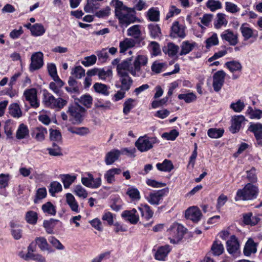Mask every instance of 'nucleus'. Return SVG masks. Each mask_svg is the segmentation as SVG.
Instances as JSON below:
<instances>
[{
  "label": "nucleus",
  "instance_id": "1",
  "mask_svg": "<svg viewBox=\"0 0 262 262\" xmlns=\"http://www.w3.org/2000/svg\"><path fill=\"white\" fill-rule=\"evenodd\" d=\"M132 57L128 58L125 60L122 61L121 63L120 62V59L115 58L112 62V64L113 66H116L117 72H118V69L119 66L123 63L127 64V70L129 73L135 77L140 76L139 73L141 71V67L142 66H145L147 63V58L144 55H138L136 57L133 62H132Z\"/></svg>",
  "mask_w": 262,
  "mask_h": 262
},
{
  "label": "nucleus",
  "instance_id": "2",
  "mask_svg": "<svg viewBox=\"0 0 262 262\" xmlns=\"http://www.w3.org/2000/svg\"><path fill=\"white\" fill-rule=\"evenodd\" d=\"M85 112L86 110L76 102L68 107L67 114L69 121L74 125L80 124L84 120Z\"/></svg>",
  "mask_w": 262,
  "mask_h": 262
},
{
  "label": "nucleus",
  "instance_id": "3",
  "mask_svg": "<svg viewBox=\"0 0 262 262\" xmlns=\"http://www.w3.org/2000/svg\"><path fill=\"white\" fill-rule=\"evenodd\" d=\"M42 92V102L46 107L52 109L60 110L67 104V101L65 99L58 97L55 98L53 95L50 93L47 90L44 89Z\"/></svg>",
  "mask_w": 262,
  "mask_h": 262
},
{
  "label": "nucleus",
  "instance_id": "4",
  "mask_svg": "<svg viewBox=\"0 0 262 262\" xmlns=\"http://www.w3.org/2000/svg\"><path fill=\"white\" fill-rule=\"evenodd\" d=\"M259 190L257 186L251 183H248L242 189H239L236 192L235 200H252L257 196Z\"/></svg>",
  "mask_w": 262,
  "mask_h": 262
},
{
  "label": "nucleus",
  "instance_id": "5",
  "mask_svg": "<svg viewBox=\"0 0 262 262\" xmlns=\"http://www.w3.org/2000/svg\"><path fill=\"white\" fill-rule=\"evenodd\" d=\"M127 64L125 63L119 66L117 74L121 84H116V87L128 91L133 83V80L129 75V72L127 70Z\"/></svg>",
  "mask_w": 262,
  "mask_h": 262
},
{
  "label": "nucleus",
  "instance_id": "6",
  "mask_svg": "<svg viewBox=\"0 0 262 262\" xmlns=\"http://www.w3.org/2000/svg\"><path fill=\"white\" fill-rule=\"evenodd\" d=\"M169 237L170 243L172 244H178L182 240L184 235L187 232V229L183 225L177 223H173L167 230Z\"/></svg>",
  "mask_w": 262,
  "mask_h": 262
},
{
  "label": "nucleus",
  "instance_id": "7",
  "mask_svg": "<svg viewBox=\"0 0 262 262\" xmlns=\"http://www.w3.org/2000/svg\"><path fill=\"white\" fill-rule=\"evenodd\" d=\"M136 11L134 8H129L124 10L122 13L116 15L119 23L122 27H127L129 25L137 21H140L135 15Z\"/></svg>",
  "mask_w": 262,
  "mask_h": 262
},
{
  "label": "nucleus",
  "instance_id": "8",
  "mask_svg": "<svg viewBox=\"0 0 262 262\" xmlns=\"http://www.w3.org/2000/svg\"><path fill=\"white\" fill-rule=\"evenodd\" d=\"M158 141V139L155 137L144 135L138 138L135 142V146L141 152H145L151 149L154 145Z\"/></svg>",
  "mask_w": 262,
  "mask_h": 262
},
{
  "label": "nucleus",
  "instance_id": "9",
  "mask_svg": "<svg viewBox=\"0 0 262 262\" xmlns=\"http://www.w3.org/2000/svg\"><path fill=\"white\" fill-rule=\"evenodd\" d=\"M168 192L167 188L150 192L147 197L148 202L151 205H159L162 201L163 197Z\"/></svg>",
  "mask_w": 262,
  "mask_h": 262
},
{
  "label": "nucleus",
  "instance_id": "10",
  "mask_svg": "<svg viewBox=\"0 0 262 262\" xmlns=\"http://www.w3.org/2000/svg\"><path fill=\"white\" fill-rule=\"evenodd\" d=\"M26 100L29 102L31 107L37 108L39 106V101L37 98V91L34 88L28 89L24 92Z\"/></svg>",
  "mask_w": 262,
  "mask_h": 262
},
{
  "label": "nucleus",
  "instance_id": "11",
  "mask_svg": "<svg viewBox=\"0 0 262 262\" xmlns=\"http://www.w3.org/2000/svg\"><path fill=\"white\" fill-rule=\"evenodd\" d=\"M43 55L41 52H37L32 54L31 57L30 71H34L40 69L43 65Z\"/></svg>",
  "mask_w": 262,
  "mask_h": 262
},
{
  "label": "nucleus",
  "instance_id": "12",
  "mask_svg": "<svg viewBox=\"0 0 262 262\" xmlns=\"http://www.w3.org/2000/svg\"><path fill=\"white\" fill-rule=\"evenodd\" d=\"M226 75V73L223 70L218 71L213 74L212 86L215 92H219L222 89Z\"/></svg>",
  "mask_w": 262,
  "mask_h": 262
},
{
  "label": "nucleus",
  "instance_id": "13",
  "mask_svg": "<svg viewBox=\"0 0 262 262\" xmlns=\"http://www.w3.org/2000/svg\"><path fill=\"white\" fill-rule=\"evenodd\" d=\"M185 29L184 26L180 25L179 21H175L171 27L170 36L173 38H184L186 36Z\"/></svg>",
  "mask_w": 262,
  "mask_h": 262
},
{
  "label": "nucleus",
  "instance_id": "14",
  "mask_svg": "<svg viewBox=\"0 0 262 262\" xmlns=\"http://www.w3.org/2000/svg\"><path fill=\"white\" fill-rule=\"evenodd\" d=\"M185 216L187 219L197 223L201 219L202 213L201 210L196 207L188 208L185 212Z\"/></svg>",
  "mask_w": 262,
  "mask_h": 262
},
{
  "label": "nucleus",
  "instance_id": "15",
  "mask_svg": "<svg viewBox=\"0 0 262 262\" xmlns=\"http://www.w3.org/2000/svg\"><path fill=\"white\" fill-rule=\"evenodd\" d=\"M248 130L254 134L258 144L262 145V124L251 123Z\"/></svg>",
  "mask_w": 262,
  "mask_h": 262
},
{
  "label": "nucleus",
  "instance_id": "16",
  "mask_svg": "<svg viewBox=\"0 0 262 262\" xmlns=\"http://www.w3.org/2000/svg\"><path fill=\"white\" fill-rule=\"evenodd\" d=\"M121 151L118 149H113L106 154L104 161L107 165L113 164L116 161L121 155Z\"/></svg>",
  "mask_w": 262,
  "mask_h": 262
},
{
  "label": "nucleus",
  "instance_id": "17",
  "mask_svg": "<svg viewBox=\"0 0 262 262\" xmlns=\"http://www.w3.org/2000/svg\"><path fill=\"white\" fill-rule=\"evenodd\" d=\"M226 244L227 251L230 254L236 253L239 248V242L235 235H232Z\"/></svg>",
  "mask_w": 262,
  "mask_h": 262
},
{
  "label": "nucleus",
  "instance_id": "18",
  "mask_svg": "<svg viewBox=\"0 0 262 262\" xmlns=\"http://www.w3.org/2000/svg\"><path fill=\"white\" fill-rule=\"evenodd\" d=\"M221 36L222 39L227 41L231 46H235L237 43V34H234L232 31L229 29L225 30L222 33Z\"/></svg>",
  "mask_w": 262,
  "mask_h": 262
},
{
  "label": "nucleus",
  "instance_id": "19",
  "mask_svg": "<svg viewBox=\"0 0 262 262\" xmlns=\"http://www.w3.org/2000/svg\"><path fill=\"white\" fill-rule=\"evenodd\" d=\"M137 210L133 209L131 210H125L121 214L122 216L125 218L130 223L135 224L139 221V215L137 214Z\"/></svg>",
  "mask_w": 262,
  "mask_h": 262
},
{
  "label": "nucleus",
  "instance_id": "20",
  "mask_svg": "<svg viewBox=\"0 0 262 262\" xmlns=\"http://www.w3.org/2000/svg\"><path fill=\"white\" fill-rule=\"evenodd\" d=\"M257 244L255 243L252 238L248 239L244 248V255L249 256L252 253H255L257 251Z\"/></svg>",
  "mask_w": 262,
  "mask_h": 262
},
{
  "label": "nucleus",
  "instance_id": "21",
  "mask_svg": "<svg viewBox=\"0 0 262 262\" xmlns=\"http://www.w3.org/2000/svg\"><path fill=\"white\" fill-rule=\"evenodd\" d=\"M244 116H235L232 120V124L230 127V130L232 133H235L239 131L242 123L245 120Z\"/></svg>",
  "mask_w": 262,
  "mask_h": 262
},
{
  "label": "nucleus",
  "instance_id": "22",
  "mask_svg": "<svg viewBox=\"0 0 262 262\" xmlns=\"http://www.w3.org/2000/svg\"><path fill=\"white\" fill-rule=\"evenodd\" d=\"M170 251L171 248L168 245L159 247L155 254V259L159 260H164Z\"/></svg>",
  "mask_w": 262,
  "mask_h": 262
},
{
  "label": "nucleus",
  "instance_id": "23",
  "mask_svg": "<svg viewBox=\"0 0 262 262\" xmlns=\"http://www.w3.org/2000/svg\"><path fill=\"white\" fill-rule=\"evenodd\" d=\"M121 172V170L120 168H112L106 171L104 175V177L106 180L107 183L112 184L115 181V175L119 174Z\"/></svg>",
  "mask_w": 262,
  "mask_h": 262
},
{
  "label": "nucleus",
  "instance_id": "24",
  "mask_svg": "<svg viewBox=\"0 0 262 262\" xmlns=\"http://www.w3.org/2000/svg\"><path fill=\"white\" fill-rule=\"evenodd\" d=\"M69 86L65 88L66 91L71 93H79V89L78 82L75 79L74 77L70 76L68 80Z\"/></svg>",
  "mask_w": 262,
  "mask_h": 262
},
{
  "label": "nucleus",
  "instance_id": "25",
  "mask_svg": "<svg viewBox=\"0 0 262 262\" xmlns=\"http://www.w3.org/2000/svg\"><path fill=\"white\" fill-rule=\"evenodd\" d=\"M138 209L141 213L142 217L146 221L149 220L153 216L154 212L151 210L150 207L148 205H144L141 207H138Z\"/></svg>",
  "mask_w": 262,
  "mask_h": 262
},
{
  "label": "nucleus",
  "instance_id": "26",
  "mask_svg": "<svg viewBox=\"0 0 262 262\" xmlns=\"http://www.w3.org/2000/svg\"><path fill=\"white\" fill-rule=\"evenodd\" d=\"M47 134L46 128L42 127H36L32 133V136L38 141H42L45 139V134Z\"/></svg>",
  "mask_w": 262,
  "mask_h": 262
},
{
  "label": "nucleus",
  "instance_id": "27",
  "mask_svg": "<svg viewBox=\"0 0 262 262\" xmlns=\"http://www.w3.org/2000/svg\"><path fill=\"white\" fill-rule=\"evenodd\" d=\"M156 167L159 170L162 171L170 172L173 169V165L171 161L167 159L164 160L161 163H157Z\"/></svg>",
  "mask_w": 262,
  "mask_h": 262
},
{
  "label": "nucleus",
  "instance_id": "28",
  "mask_svg": "<svg viewBox=\"0 0 262 262\" xmlns=\"http://www.w3.org/2000/svg\"><path fill=\"white\" fill-rule=\"evenodd\" d=\"M224 251L223 245L219 241H215L211 246V252L214 256H219Z\"/></svg>",
  "mask_w": 262,
  "mask_h": 262
},
{
  "label": "nucleus",
  "instance_id": "29",
  "mask_svg": "<svg viewBox=\"0 0 262 262\" xmlns=\"http://www.w3.org/2000/svg\"><path fill=\"white\" fill-rule=\"evenodd\" d=\"M103 0H87V4L84 8V11L87 13H91L94 10L97 9L100 7L99 2Z\"/></svg>",
  "mask_w": 262,
  "mask_h": 262
},
{
  "label": "nucleus",
  "instance_id": "30",
  "mask_svg": "<svg viewBox=\"0 0 262 262\" xmlns=\"http://www.w3.org/2000/svg\"><path fill=\"white\" fill-rule=\"evenodd\" d=\"M60 178L64 188H68L75 181L76 176L69 174H61Z\"/></svg>",
  "mask_w": 262,
  "mask_h": 262
},
{
  "label": "nucleus",
  "instance_id": "31",
  "mask_svg": "<svg viewBox=\"0 0 262 262\" xmlns=\"http://www.w3.org/2000/svg\"><path fill=\"white\" fill-rule=\"evenodd\" d=\"M149 30L150 35L153 39L160 38L161 36V32L158 25L150 24L148 26Z\"/></svg>",
  "mask_w": 262,
  "mask_h": 262
},
{
  "label": "nucleus",
  "instance_id": "32",
  "mask_svg": "<svg viewBox=\"0 0 262 262\" xmlns=\"http://www.w3.org/2000/svg\"><path fill=\"white\" fill-rule=\"evenodd\" d=\"M93 88L96 92L101 94L104 96H107L110 94L109 87L104 84L101 83H96Z\"/></svg>",
  "mask_w": 262,
  "mask_h": 262
},
{
  "label": "nucleus",
  "instance_id": "33",
  "mask_svg": "<svg viewBox=\"0 0 262 262\" xmlns=\"http://www.w3.org/2000/svg\"><path fill=\"white\" fill-rule=\"evenodd\" d=\"M30 31L32 35L39 36L43 35L46 31L43 25L41 24H35L30 28Z\"/></svg>",
  "mask_w": 262,
  "mask_h": 262
},
{
  "label": "nucleus",
  "instance_id": "34",
  "mask_svg": "<svg viewBox=\"0 0 262 262\" xmlns=\"http://www.w3.org/2000/svg\"><path fill=\"white\" fill-rule=\"evenodd\" d=\"M225 66L232 73L241 71L242 69L241 63L239 61L235 60L228 61L226 62Z\"/></svg>",
  "mask_w": 262,
  "mask_h": 262
},
{
  "label": "nucleus",
  "instance_id": "35",
  "mask_svg": "<svg viewBox=\"0 0 262 262\" xmlns=\"http://www.w3.org/2000/svg\"><path fill=\"white\" fill-rule=\"evenodd\" d=\"M66 201L72 211L78 212V205L71 193H69L66 194Z\"/></svg>",
  "mask_w": 262,
  "mask_h": 262
},
{
  "label": "nucleus",
  "instance_id": "36",
  "mask_svg": "<svg viewBox=\"0 0 262 262\" xmlns=\"http://www.w3.org/2000/svg\"><path fill=\"white\" fill-rule=\"evenodd\" d=\"M35 242L41 251L48 250L49 252L52 251L50 250L49 245L47 243L46 239L43 237H36Z\"/></svg>",
  "mask_w": 262,
  "mask_h": 262
},
{
  "label": "nucleus",
  "instance_id": "37",
  "mask_svg": "<svg viewBox=\"0 0 262 262\" xmlns=\"http://www.w3.org/2000/svg\"><path fill=\"white\" fill-rule=\"evenodd\" d=\"M29 132L27 125L22 123L17 128V139H25L29 137Z\"/></svg>",
  "mask_w": 262,
  "mask_h": 262
},
{
  "label": "nucleus",
  "instance_id": "38",
  "mask_svg": "<svg viewBox=\"0 0 262 262\" xmlns=\"http://www.w3.org/2000/svg\"><path fill=\"white\" fill-rule=\"evenodd\" d=\"M41 209L43 212L45 213H48L51 215H54L56 214V207L50 202H48L43 204L41 206Z\"/></svg>",
  "mask_w": 262,
  "mask_h": 262
},
{
  "label": "nucleus",
  "instance_id": "39",
  "mask_svg": "<svg viewBox=\"0 0 262 262\" xmlns=\"http://www.w3.org/2000/svg\"><path fill=\"white\" fill-rule=\"evenodd\" d=\"M195 45V42L190 43L188 41L183 42L181 45V50L180 55H183L188 54L193 50Z\"/></svg>",
  "mask_w": 262,
  "mask_h": 262
},
{
  "label": "nucleus",
  "instance_id": "40",
  "mask_svg": "<svg viewBox=\"0 0 262 262\" xmlns=\"http://www.w3.org/2000/svg\"><path fill=\"white\" fill-rule=\"evenodd\" d=\"M141 35L140 26L139 25H134L127 30V35L133 36L135 38H139Z\"/></svg>",
  "mask_w": 262,
  "mask_h": 262
},
{
  "label": "nucleus",
  "instance_id": "41",
  "mask_svg": "<svg viewBox=\"0 0 262 262\" xmlns=\"http://www.w3.org/2000/svg\"><path fill=\"white\" fill-rule=\"evenodd\" d=\"M147 15L149 20L151 21H158L160 19V11L155 8L149 9Z\"/></svg>",
  "mask_w": 262,
  "mask_h": 262
},
{
  "label": "nucleus",
  "instance_id": "42",
  "mask_svg": "<svg viewBox=\"0 0 262 262\" xmlns=\"http://www.w3.org/2000/svg\"><path fill=\"white\" fill-rule=\"evenodd\" d=\"M224 132L223 129L211 128L208 130L207 135L211 138H219L223 135Z\"/></svg>",
  "mask_w": 262,
  "mask_h": 262
},
{
  "label": "nucleus",
  "instance_id": "43",
  "mask_svg": "<svg viewBox=\"0 0 262 262\" xmlns=\"http://www.w3.org/2000/svg\"><path fill=\"white\" fill-rule=\"evenodd\" d=\"M25 218L27 223L35 225L38 219L37 214L36 212L30 210L26 212Z\"/></svg>",
  "mask_w": 262,
  "mask_h": 262
},
{
  "label": "nucleus",
  "instance_id": "44",
  "mask_svg": "<svg viewBox=\"0 0 262 262\" xmlns=\"http://www.w3.org/2000/svg\"><path fill=\"white\" fill-rule=\"evenodd\" d=\"M227 21L225 18V14L219 13L217 14V19L214 23L216 29L220 28L223 25H226Z\"/></svg>",
  "mask_w": 262,
  "mask_h": 262
},
{
  "label": "nucleus",
  "instance_id": "45",
  "mask_svg": "<svg viewBox=\"0 0 262 262\" xmlns=\"http://www.w3.org/2000/svg\"><path fill=\"white\" fill-rule=\"evenodd\" d=\"M179 49V47L178 46L176 45L173 43L170 42L167 45V50L165 51L163 49V51L167 53L169 56H175Z\"/></svg>",
  "mask_w": 262,
  "mask_h": 262
},
{
  "label": "nucleus",
  "instance_id": "46",
  "mask_svg": "<svg viewBox=\"0 0 262 262\" xmlns=\"http://www.w3.org/2000/svg\"><path fill=\"white\" fill-rule=\"evenodd\" d=\"M77 101L87 108H90L92 104L93 98L89 95H84L77 99Z\"/></svg>",
  "mask_w": 262,
  "mask_h": 262
},
{
  "label": "nucleus",
  "instance_id": "47",
  "mask_svg": "<svg viewBox=\"0 0 262 262\" xmlns=\"http://www.w3.org/2000/svg\"><path fill=\"white\" fill-rule=\"evenodd\" d=\"M178 98L180 100H184L186 103H191L196 99V95L192 92L187 94H181L178 95Z\"/></svg>",
  "mask_w": 262,
  "mask_h": 262
},
{
  "label": "nucleus",
  "instance_id": "48",
  "mask_svg": "<svg viewBox=\"0 0 262 262\" xmlns=\"http://www.w3.org/2000/svg\"><path fill=\"white\" fill-rule=\"evenodd\" d=\"M206 5L211 11H214L222 8V4L219 1L208 0Z\"/></svg>",
  "mask_w": 262,
  "mask_h": 262
},
{
  "label": "nucleus",
  "instance_id": "49",
  "mask_svg": "<svg viewBox=\"0 0 262 262\" xmlns=\"http://www.w3.org/2000/svg\"><path fill=\"white\" fill-rule=\"evenodd\" d=\"M68 130L71 133L80 136L85 135L89 132V128L85 127H70L68 128Z\"/></svg>",
  "mask_w": 262,
  "mask_h": 262
},
{
  "label": "nucleus",
  "instance_id": "50",
  "mask_svg": "<svg viewBox=\"0 0 262 262\" xmlns=\"http://www.w3.org/2000/svg\"><path fill=\"white\" fill-rule=\"evenodd\" d=\"M47 190L46 188L42 187L38 188L36 192L35 196L34 199V203H38V200L45 198L47 196Z\"/></svg>",
  "mask_w": 262,
  "mask_h": 262
},
{
  "label": "nucleus",
  "instance_id": "51",
  "mask_svg": "<svg viewBox=\"0 0 262 262\" xmlns=\"http://www.w3.org/2000/svg\"><path fill=\"white\" fill-rule=\"evenodd\" d=\"M62 190L61 185L56 181L53 182L50 184V188H49V192L52 196L58 192Z\"/></svg>",
  "mask_w": 262,
  "mask_h": 262
},
{
  "label": "nucleus",
  "instance_id": "52",
  "mask_svg": "<svg viewBox=\"0 0 262 262\" xmlns=\"http://www.w3.org/2000/svg\"><path fill=\"white\" fill-rule=\"evenodd\" d=\"M24 259L28 260L31 259L37 262H46V258L40 254L27 253Z\"/></svg>",
  "mask_w": 262,
  "mask_h": 262
},
{
  "label": "nucleus",
  "instance_id": "53",
  "mask_svg": "<svg viewBox=\"0 0 262 262\" xmlns=\"http://www.w3.org/2000/svg\"><path fill=\"white\" fill-rule=\"evenodd\" d=\"M219 43V40L217 34L213 33L212 35L207 38L206 40V47L209 49L213 46L217 45Z\"/></svg>",
  "mask_w": 262,
  "mask_h": 262
},
{
  "label": "nucleus",
  "instance_id": "54",
  "mask_svg": "<svg viewBox=\"0 0 262 262\" xmlns=\"http://www.w3.org/2000/svg\"><path fill=\"white\" fill-rule=\"evenodd\" d=\"M126 193L132 199L139 200L140 199V192L136 188H134V187L128 188Z\"/></svg>",
  "mask_w": 262,
  "mask_h": 262
},
{
  "label": "nucleus",
  "instance_id": "55",
  "mask_svg": "<svg viewBox=\"0 0 262 262\" xmlns=\"http://www.w3.org/2000/svg\"><path fill=\"white\" fill-rule=\"evenodd\" d=\"M135 100L132 98L127 99L123 104V112L125 115H127L130 110L134 107L133 103Z\"/></svg>",
  "mask_w": 262,
  "mask_h": 262
},
{
  "label": "nucleus",
  "instance_id": "56",
  "mask_svg": "<svg viewBox=\"0 0 262 262\" xmlns=\"http://www.w3.org/2000/svg\"><path fill=\"white\" fill-rule=\"evenodd\" d=\"M72 74L77 79H81L85 76V70L81 66L76 67L72 72Z\"/></svg>",
  "mask_w": 262,
  "mask_h": 262
},
{
  "label": "nucleus",
  "instance_id": "57",
  "mask_svg": "<svg viewBox=\"0 0 262 262\" xmlns=\"http://www.w3.org/2000/svg\"><path fill=\"white\" fill-rule=\"evenodd\" d=\"M97 60L96 56L95 55H92L89 56H86L84 58V60H83L81 63L85 67H89L94 64Z\"/></svg>",
  "mask_w": 262,
  "mask_h": 262
},
{
  "label": "nucleus",
  "instance_id": "58",
  "mask_svg": "<svg viewBox=\"0 0 262 262\" xmlns=\"http://www.w3.org/2000/svg\"><path fill=\"white\" fill-rule=\"evenodd\" d=\"M245 107V104L244 102L241 101V100H238L235 103H232L230 105V108L232 109L234 112L239 113Z\"/></svg>",
  "mask_w": 262,
  "mask_h": 262
},
{
  "label": "nucleus",
  "instance_id": "59",
  "mask_svg": "<svg viewBox=\"0 0 262 262\" xmlns=\"http://www.w3.org/2000/svg\"><path fill=\"white\" fill-rule=\"evenodd\" d=\"M179 136V132L176 129H172L169 133H164L162 135V137L166 139L167 140H174Z\"/></svg>",
  "mask_w": 262,
  "mask_h": 262
},
{
  "label": "nucleus",
  "instance_id": "60",
  "mask_svg": "<svg viewBox=\"0 0 262 262\" xmlns=\"http://www.w3.org/2000/svg\"><path fill=\"white\" fill-rule=\"evenodd\" d=\"M74 192L79 197L84 199L88 196V193L86 190L80 185H78L75 186Z\"/></svg>",
  "mask_w": 262,
  "mask_h": 262
},
{
  "label": "nucleus",
  "instance_id": "61",
  "mask_svg": "<svg viewBox=\"0 0 262 262\" xmlns=\"http://www.w3.org/2000/svg\"><path fill=\"white\" fill-rule=\"evenodd\" d=\"M115 7L116 16L122 13L124 10H126V9L129 8L128 7L124 6L122 2L118 0L115 1Z\"/></svg>",
  "mask_w": 262,
  "mask_h": 262
},
{
  "label": "nucleus",
  "instance_id": "62",
  "mask_svg": "<svg viewBox=\"0 0 262 262\" xmlns=\"http://www.w3.org/2000/svg\"><path fill=\"white\" fill-rule=\"evenodd\" d=\"M151 53L154 56H157L161 53L159 44L156 41H151L149 44Z\"/></svg>",
  "mask_w": 262,
  "mask_h": 262
},
{
  "label": "nucleus",
  "instance_id": "63",
  "mask_svg": "<svg viewBox=\"0 0 262 262\" xmlns=\"http://www.w3.org/2000/svg\"><path fill=\"white\" fill-rule=\"evenodd\" d=\"M242 34L244 36L245 40L249 39L253 34V31L251 29L248 27H245L242 26L241 28Z\"/></svg>",
  "mask_w": 262,
  "mask_h": 262
},
{
  "label": "nucleus",
  "instance_id": "64",
  "mask_svg": "<svg viewBox=\"0 0 262 262\" xmlns=\"http://www.w3.org/2000/svg\"><path fill=\"white\" fill-rule=\"evenodd\" d=\"M50 137L52 141H60L61 140V134L59 130L51 129Z\"/></svg>",
  "mask_w": 262,
  "mask_h": 262
}]
</instances>
